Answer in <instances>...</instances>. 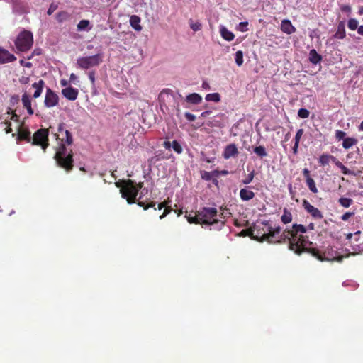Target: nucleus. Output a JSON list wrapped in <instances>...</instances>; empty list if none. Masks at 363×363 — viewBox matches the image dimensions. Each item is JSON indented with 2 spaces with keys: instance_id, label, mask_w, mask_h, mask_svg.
Returning <instances> with one entry per match:
<instances>
[{
  "instance_id": "obj_19",
  "label": "nucleus",
  "mask_w": 363,
  "mask_h": 363,
  "mask_svg": "<svg viewBox=\"0 0 363 363\" xmlns=\"http://www.w3.org/2000/svg\"><path fill=\"white\" fill-rule=\"evenodd\" d=\"M200 174H201L202 179L207 182L211 181L214 177H219L218 170L213 172L201 171Z\"/></svg>"
},
{
  "instance_id": "obj_63",
  "label": "nucleus",
  "mask_w": 363,
  "mask_h": 363,
  "mask_svg": "<svg viewBox=\"0 0 363 363\" xmlns=\"http://www.w3.org/2000/svg\"><path fill=\"white\" fill-rule=\"evenodd\" d=\"M298 146H299V143L294 142V145L293 147V152L294 155H296L298 153Z\"/></svg>"
},
{
  "instance_id": "obj_61",
  "label": "nucleus",
  "mask_w": 363,
  "mask_h": 363,
  "mask_svg": "<svg viewBox=\"0 0 363 363\" xmlns=\"http://www.w3.org/2000/svg\"><path fill=\"white\" fill-rule=\"evenodd\" d=\"M332 162H333L335 165L339 169L343 165L342 163L337 160L335 157H334V161H332Z\"/></svg>"
},
{
  "instance_id": "obj_51",
  "label": "nucleus",
  "mask_w": 363,
  "mask_h": 363,
  "mask_svg": "<svg viewBox=\"0 0 363 363\" xmlns=\"http://www.w3.org/2000/svg\"><path fill=\"white\" fill-rule=\"evenodd\" d=\"M340 9L342 12L347 13L349 14L351 13V11L352 10L351 9V6L348 4H342L340 6Z\"/></svg>"
},
{
  "instance_id": "obj_46",
  "label": "nucleus",
  "mask_w": 363,
  "mask_h": 363,
  "mask_svg": "<svg viewBox=\"0 0 363 363\" xmlns=\"http://www.w3.org/2000/svg\"><path fill=\"white\" fill-rule=\"evenodd\" d=\"M359 155H360V149H359V147H357V151L355 152H349L346 155V157H347V159H352V158L357 159V156Z\"/></svg>"
},
{
  "instance_id": "obj_41",
  "label": "nucleus",
  "mask_w": 363,
  "mask_h": 363,
  "mask_svg": "<svg viewBox=\"0 0 363 363\" xmlns=\"http://www.w3.org/2000/svg\"><path fill=\"white\" fill-rule=\"evenodd\" d=\"M255 176V172L254 170H252L250 174H248L247 177L242 181V183L245 185H247V184H250L252 182Z\"/></svg>"
},
{
  "instance_id": "obj_28",
  "label": "nucleus",
  "mask_w": 363,
  "mask_h": 363,
  "mask_svg": "<svg viewBox=\"0 0 363 363\" xmlns=\"http://www.w3.org/2000/svg\"><path fill=\"white\" fill-rule=\"evenodd\" d=\"M309 60L312 63L317 64L322 60V57L315 49H312L309 52Z\"/></svg>"
},
{
  "instance_id": "obj_39",
  "label": "nucleus",
  "mask_w": 363,
  "mask_h": 363,
  "mask_svg": "<svg viewBox=\"0 0 363 363\" xmlns=\"http://www.w3.org/2000/svg\"><path fill=\"white\" fill-rule=\"evenodd\" d=\"M172 147L174 150V151L175 152H177V154H181L182 152V151H183V149H182L181 145L176 140L172 141Z\"/></svg>"
},
{
  "instance_id": "obj_43",
  "label": "nucleus",
  "mask_w": 363,
  "mask_h": 363,
  "mask_svg": "<svg viewBox=\"0 0 363 363\" xmlns=\"http://www.w3.org/2000/svg\"><path fill=\"white\" fill-rule=\"evenodd\" d=\"M138 203L140 206L143 207L144 209L145 210L149 208L150 207H155L156 205V203L153 201L147 203L145 201H139Z\"/></svg>"
},
{
  "instance_id": "obj_42",
  "label": "nucleus",
  "mask_w": 363,
  "mask_h": 363,
  "mask_svg": "<svg viewBox=\"0 0 363 363\" xmlns=\"http://www.w3.org/2000/svg\"><path fill=\"white\" fill-rule=\"evenodd\" d=\"M298 116L301 118H308L310 116V112L306 108H301L298 112Z\"/></svg>"
},
{
  "instance_id": "obj_23",
  "label": "nucleus",
  "mask_w": 363,
  "mask_h": 363,
  "mask_svg": "<svg viewBox=\"0 0 363 363\" xmlns=\"http://www.w3.org/2000/svg\"><path fill=\"white\" fill-rule=\"evenodd\" d=\"M291 230L292 231L294 238L299 236V233H306L307 232V228L301 224H294Z\"/></svg>"
},
{
  "instance_id": "obj_18",
  "label": "nucleus",
  "mask_w": 363,
  "mask_h": 363,
  "mask_svg": "<svg viewBox=\"0 0 363 363\" xmlns=\"http://www.w3.org/2000/svg\"><path fill=\"white\" fill-rule=\"evenodd\" d=\"M185 100L191 104L198 105L202 101V97L198 94L193 93L186 96Z\"/></svg>"
},
{
  "instance_id": "obj_38",
  "label": "nucleus",
  "mask_w": 363,
  "mask_h": 363,
  "mask_svg": "<svg viewBox=\"0 0 363 363\" xmlns=\"http://www.w3.org/2000/svg\"><path fill=\"white\" fill-rule=\"evenodd\" d=\"M306 184L308 187V189L313 192V193H317L318 192V189L315 186V183L314 182V180L311 178V179H308V180H306Z\"/></svg>"
},
{
  "instance_id": "obj_50",
  "label": "nucleus",
  "mask_w": 363,
  "mask_h": 363,
  "mask_svg": "<svg viewBox=\"0 0 363 363\" xmlns=\"http://www.w3.org/2000/svg\"><path fill=\"white\" fill-rule=\"evenodd\" d=\"M57 9V5L56 4L51 3L49 6L48 11H47V14L50 16V15L52 14V13L54 11H55Z\"/></svg>"
},
{
  "instance_id": "obj_27",
  "label": "nucleus",
  "mask_w": 363,
  "mask_h": 363,
  "mask_svg": "<svg viewBox=\"0 0 363 363\" xmlns=\"http://www.w3.org/2000/svg\"><path fill=\"white\" fill-rule=\"evenodd\" d=\"M92 28L91 26V23L89 20H82L77 24V30L78 31H84V30H90Z\"/></svg>"
},
{
  "instance_id": "obj_17",
  "label": "nucleus",
  "mask_w": 363,
  "mask_h": 363,
  "mask_svg": "<svg viewBox=\"0 0 363 363\" xmlns=\"http://www.w3.org/2000/svg\"><path fill=\"white\" fill-rule=\"evenodd\" d=\"M141 18L140 16L137 15L130 16V19H129V23L132 26V28H134L136 31H141L143 30V27L140 25Z\"/></svg>"
},
{
  "instance_id": "obj_64",
  "label": "nucleus",
  "mask_w": 363,
  "mask_h": 363,
  "mask_svg": "<svg viewBox=\"0 0 363 363\" xmlns=\"http://www.w3.org/2000/svg\"><path fill=\"white\" fill-rule=\"evenodd\" d=\"M163 146H164L166 149H167V150H170L171 146H172V143H171L169 141L166 140V141H164V142L163 143Z\"/></svg>"
},
{
  "instance_id": "obj_5",
  "label": "nucleus",
  "mask_w": 363,
  "mask_h": 363,
  "mask_svg": "<svg viewBox=\"0 0 363 363\" xmlns=\"http://www.w3.org/2000/svg\"><path fill=\"white\" fill-rule=\"evenodd\" d=\"M199 218L201 221V224L213 225L221 222L222 225L224 222L218 218V210L214 207H204L202 209L198 211Z\"/></svg>"
},
{
  "instance_id": "obj_1",
  "label": "nucleus",
  "mask_w": 363,
  "mask_h": 363,
  "mask_svg": "<svg viewBox=\"0 0 363 363\" xmlns=\"http://www.w3.org/2000/svg\"><path fill=\"white\" fill-rule=\"evenodd\" d=\"M62 138L59 136L57 139L60 141L58 145L55 147L54 160L57 165L65 169L67 172H70L74 168V153L72 149L67 146L73 144V136L69 130H65L64 135Z\"/></svg>"
},
{
  "instance_id": "obj_48",
  "label": "nucleus",
  "mask_w": 363,
  "mask_h": 363,
  "mask_svg": "<svg viewBox=\"0 0 363 363\" xmlns=\"http://www.w3.org/2000/svg\"><path fill=\"white\" fill-rule=\"evenodd\" d=\"M303 133H304V130L303 128H300L297 130L295 138H294L295 143H300V140H301L302 135H303Z\"/></svg>"
},
{
  "instance_id": "obj_56",
  "label": "nucleus",
  "mask_w": 363,
  "mask_h": 363,
  "mask_svg": "<svg viewBox=\"0 0 363 363\" xmlns=\"http://www.w3.org/2000/svg\"><path fill=\"white\" fill-rule=\"evenodd\" d=\"M95 74H96L94 71H91L88 74L89 79L91 81L92 85L95 84Z\"/></svg>"
},
{
  "instance_id": "obj_54",
  "label": "nucleus",
  "mask_w": 363,
  "mask_h": 363,
  "mask_svg": "<svg viewBox=\"0 0 363 363\" xmlns=\"http://www.w3.org/2000/svg\"><path fill=\"white\" fill-rule=\"evenodd\" d=\"M65 130V123L64 122H61L58 124V133H60L61 135H64Z\"/></svg>"
},
{
  "instance_id": "obj_35",
  "label": "nucleus",
  "mask_w": 363,
  "mask_h": 363,
  "mask_svg": "<svg viewBox=\"0 0 363 363\" xmlns=\"http://www.w3.org/2000/svg\"><path fill=\"white\" fill-rule=\"evenodd\" d=\"M187 220L189 223H195V224H201V221L199 218V213L198 211L194 214V216H191L190 214L186 216Z\"/></svg>"
},
{
  "instance_id": "obj_55",
  "label": "nucleus",
  "mask_w": 363,
  "mask_h": 363,
  "mask_svg": "<svg viewBox=\"0 0 363 363\" xmlns=\"http://www.w3.org/2000/svg\"><path fill=\"white\" fill-rule=\"evenodd\" d=\"M184 117L188 121H194L196 118V116L193 113L188 112L184 113Z\"/></svg>"
},
{
  "instance_id": "obj_15",
  "label": "nucleus",
  "mask_w": 363,
  "mask_h": 363,
  "mask_svg": "<svg viewBox=\"0 0 363 363\" xmlns=\"http://www.w3.org/2000/svg\"><path fill=\"white\" fill-rule=\"evenodd\" d=\"M281 29L284 33L288 35H291L296 30V28L292 25L291 22L287 19L282 21Z\"/></svg>"
},
{
  "instance_id": "obj_33",
  "label": "nucleus",
  "mask_w": 363,
  "mask_h": 363,
  "mask_svg": "<svg viewBox=\"0 0 363 363\" xmlns=\"http://www.w3.org/2000/svg\"><path fill=\"white\" fill-rule=\"evenodd\" d=\"M347 28L350 30H356L359 28V21L355 18H350L347 21Z\"/></svg>"
},
{
  "instance_id": "obj_36",
  "label": "nucleus",
  "mask_w": 363,
  "mask_h": 363,
  "mask_svg": "<svg viewBox=\"0 0 363 363\" xmlns=\"http://www.w3.org/2000/svg\"><path fill=\"white\" fill-rule=\"evenodd\" d=\"M22 104L24 108L31 107V101L27 94H24L22 96Z\"/></svg>"
},
{
  "instance_id": "obj_3",
  "label": "nucleus",
  "mask_w": 363,
  "mask_h": 363,
  "mask_svg": "<svg viewBox=\"0 0 363 363\" xmlns=\"http://www.w3.org/2000/svg\"><path fill=\"white\" fill-rule=\"evenodd\" d=\"M253 231L255 235V240L259 242H272L274 238V227H272L269 221L257 222L253 225Z\"/></svg>"
},
{
  "instance_id": "obj_10",
  "label": "nucleus",
  "mask_w": 363,
  "mask_h": 363,
  "mask_svg": "<svg viewBox=\"0 0 363 363\" xmlns=\"http://www.w3.org/2000/svg\"><path fill=\"white\" fill-rule=\"evenodd\" d=\"M59 104V96L50 88L46 89L44 105L47 108H52Z\"/></svg>"
},
{
  "instance_id": "obj_13",
  "label": "nucleus",
  "mask_w": 363,
  "mask_h": 363,
  "mask_svg": "<svg viewBox=\"0 0 363 363\" xmlns=\"http://www.w3.org/2000/svg\"><path fill=\"white\" fill-rule=\"evenodd\" d=\"M61 94L69 101H75L79 95V90L72 86L63 89Z\"/></svg>"
},
{
  "instance_id": "obj_58",
  "label": "nucleus",
  "mask_w": 363,
  "mask_h": 363,
  "mask_svg": "<svg viewBox=\"0 0 363 363\" xmlns=\"http://www.w3.org/2000/svg\"><path fill=\"white\" fill-rule=\"evenodd\" d=\"M171 211L170 207H165L163 213L160 216V219H162L164 218L168 213H169Z\"/></svg>"
},
{
  "instance_id": "obj_53",
  "label": "nucleus",
  "mask_w": 363,
  "mask_h": 363,
  "mask_svg": "<svg viewBox=\"0 0 363 363\" xmlns=\"http://www.w3.org/2000/svg\"><path fill=\"white\" fill-rule=\"evenodd\" d=\"M354 212H345L344 214H342L340 217L341 220L343 221H347L352 216H354Z\"/></svg>"
},
{
  "instance_id": "obj_9",
  "label": "nucleus",
  "mask_w": 363,
  "mask_h": 363,
  "mask_svg": "<svg viewBox=\"0 0 363 363\" xmlns=\"http://www.w3.org/2000/svg\"><path fill=\"white\" fill-rule=\"evenodd\" d=\"M48 133V128L38 129L32 136L31 144L40 146L45 152L49 146Z\"/></svg>"
},
{
  "instance_id": "obj_62",
  "label": "nucleus",
  "mask_w": 363,
  "mask_h": 363,
  "mask_svg": "<svg viewBox=\"0 0 363 363\" xmlns=\"http://www.w3.org/2000/svg\"><path fill=\"white\" fill-rule=\"evenodd\" d=\"M11 120H13V121H19V116L16 115L13 111H11Z\"/></svg>"
},
{
  "instance_id": "obj_52",
  "label": "nucleus",
  "mask_w": 363,
  "mask_h": 363,
  "mask_svg": "<svg viewBox=\"0 0 363 363\" xmlns=\"http://www.w3.org/2000/svg\"><path fill=\"white\" fill-rule=\"evenodd\" d=\"M210 125L212 126H217V127H223L224 123L223 121H219V119H213L212 121L210 122Z\"/></svg>"
},
{
  "instance_id": "obj_47",
  "label": "nucleus",
  "mask_w": 363,
  "mask_h": 363,
  "mask_svg": "<svg viewBox=\"0 0 363 363\" xmlns=\"http://www.w3.org/2000/svg\"><path fill=\"white\" fill-rule=\"evenodd\" d=\"M190 28L193 31L196 32L202 29V25L199 22L192 23L190 24Z\"/></svg>"
},
{
  "instance_id": "obj_7",
  "label": "nucleus",
  "mask_w": 363,
  "mask_h": 363,
  "mask_svg": "<svg viewBox=\"0 0 363 363\" xmlns=\"http://www.w3.org/2000/svg\"><path fill=\"white\" fill-rule=\"evenodd\" d=\"M33 43V36L30 31L23 30L14 41L16 49L21 52H26L31 49Z\"/></svg>"
},
{
  "instance_id": "obj_60",
  "label": "nucleus",
  "mask_w": 363,
  "mask_h": 363,
  "mask_svg": "<svg viewBox=\"0 0 363 363\" xmlns=\"http://www.w3.org/2000/svg\"><path fill=\"white\" fill-rule=\"evenodd\" d=\"M303 174L306 180H308V179H311L310 176V171L308 169L306 168L303 169Z\"/></svg>"
},
{
  "instance_id": "obj_6",
  "label": "nucleus",
  "mask_w": 363,
  "mask_h": 363,
  "mask_svg": "<svg viewBox=\"0 0 363 363\" xmlns=\"http://www.w3.org/2000/svg\"><path fill=\"white\" fill-rule=\"evenodd\" d=\"M123 186L120 190L122 197L125 199L129 203H136L137 196L139 193L136 187V183L131 179L123 181Z\"/></svg>"
},
{
  "instance_id": "obj_57",
  "label": "nucleus",
  "mask_w": 363,
  "mask_h": 363,
  "mask_svg": "<svg viewBox=\"0 0 363 363\" xmlns=\"http://www.w3.org/2000/svg\"><path fill=\"white\" fill-rule=\"evenodd\" d=\"M29 81H30V79L28 77H26V76H22L20 79H19V82L21 84H27L29 83Z\"/></svg>"
},
{
  "instance_id": "obj_29",
  "label": "nucleus",
  "mask_w": 363,
  "mask_h": 363,
  "mask_svg": "<svg viewBox=\"0 0 363 363\" xmlns=\"http://www.w3.org/2000/svg\"><path fill=\"white\" fill-rule=\"evenodd\" d=\"M57 21L58 23H63L70 18V14L66 11H61L57 13Z\"/></svg>"
},
{
  "instance_id": "obj_45",
  "label": "nucleus",
  "mask_w": 363,
  "mask_h": 363,
  "mask_svg": "<svg viewBox=\"0 0 363 363\" xmlns=\"http://www.w3.org/2000/svg\"><path fill=\"white\" fill-rule=\"evenodd\" d=\"M247 26H248V22H247V21L240 22L238 26V29L240 31L244 33V32H246L248 30Z\"/></svg>"
},
{
  "instance_id": "obj_26",
  "label": "nucleus",
  "mask_w": 363,
  "mask_h": 363,
  "mask_svg": "<svg viewBox=\"0 0 363 363\" xmlns=\"http://www.w3.org/2000/svg\"><path fill=\"white\" fill-rule=\"evenodd\" d=\"M220 35L224 40L228 42L233 40L235 38V35L225 27H222L220 28Z\"/></svg>"
},
{
  "instance_id": "obj_49",
  "label": "nucleus",
  "mask_w": 363,
  "mask_h": 363,
  "mask_svg": "<svg viewBox=\"0 0 363 363\" xmlns=\"http://www.w3.org/2000/svg\"><path fill=\"white\" fill-rule=\"evenodd\" d=\"M345 132L341 130H336L335 131V138L338 140H343L344 138H345Z\"/></svg>"
},
{
  "instance_id": "obj_25",
  "label": "nucleus",
  "mask_w": 363,
  "mask_h": 363,
  "mask_svg": "<svg viewBox=\"0 0 363 363\" xmlns=\"http://www.w3.org/2000/svg\"><path fill=\"white\" fill-rule=\"evenodd\" d=\"M332 161H334V156L328 154H323L318 159V163L323 167L328 165Z\"/></svg>"
},
{
  "instance_id": "obj_12",
  "label": "nucleus",
  "mask_w": 363,
  "mask_h": 363,
  "mask_svg": "<svg viewBox=\"0 0 363 363\" xmlns=\"http://www.w3.org/2000/svg\"><path fill=\"white\" fill-rule=\"evenodd\" d=\"M16 60V57L8 50L0 47V64L12 62Z\"/></svg>"
},
{
  "instance_id": "obj_37",
  "label": "nucleus",
  "mask_w": 363,
  "mask_h": 363,
  "mask_svg": "<svg viewBox=\"0 0 363 363\" xmlns=\"http://www.w3.org/2000/svg\"><path fill=\"white\" fill-rule=\"evenodd\" d=\"M235 62L238 66H241L243 64V52L242 50H238L235 52Z\"/></svg>"
},
{
  "instance_id": "obj_21",
  "label": "nucleus",
  "mask_w": 363,
  "mask_h": 363,
  "mask_svg": "<svg viewBox=\"0 0 363 363\" xmlns=\"http://www.w3.org/2000/svg\"><path fill=\"white\" fill-rule=\"evenodd\" d=\"M18 140H26L28 143H31L32 137L30 136V132L28 129H19Z\"/></svg>"
},
{
  "instance_id": "obj_30",
  "label": "nucleus",
  "mask_w": 363,
  "mask_h": 363,
  "mask_svg": "<svg viewBox=\"0 0 363 363\" xmlns=\"http://www.w3.org/2000/svg\"><path fill=\"white\" fill-rule=\"evenodd\" d=\"M292 220H293V216H292L291 213L286 208H285L284 209V213L281 216V221L284 224H288V223H291L292 221Z\"/></svg>"
},
{
  "instance_id": "obj_34",
  "label": "nucleus",
  "mask_w": 363,
  "mask_h": 363,
  "mask_svg": "<svg viewBox=\"0 0 363 363\" xmlns=\"http://www.w3.org/2000/svg\"><path fill=\"white\" fill-rule=\"evenodd\" d=\"M206 99L208 101L219 102L220 101V95L218 93L209 94L206 96Z\"/></svg>"
},
{
  "instance_id": "obj_2",
  "label": "nucleus",
  "mask_w": 363,
  "mask_h": 363,
  "mask_svg": "<svg viewBox=\"0 0 363 363\" xmlns=\"http://www.w3.org/2000/svg\"><path fill=\"white\" fill-rule=\"evenodd\" d=\"M295 238L296 239L295 242H296L297 243L298 250H293V252L298 255H301L303 252H307L320 262H325V260H327L328 262H330V260L341 262L342 259V257H335L333 255H330L329 253H327V252L322 253L315 248L307 247V245H312V242H309L308 238L303 235H299V236Z\"/></svg>"
},
{
  "instance_id": "obj_20",
  "label": "nucleus",
  "mask_w": 363,
  "mask_h": 363,
  "mask_svg": "<svg viewBox=\"0 0 363 363\" xmlns=\"http://www.w3.org/2000/svg\"><path fill=\"white\" fill-rule=\"evenodd\" d=\"M44 85L45 82L43 79H40L38 82L33 84L32 86L35 89L33 98L37 99L41 95Z\"/></svg>"
},
{
  "instance_id": "obj_32",
  "label": "nucleus",
  "mask_w": 363,
  "mask_h": 363,
  "mask_svg": "<svg viewBox=\"0 0 363 363\" xmlns=\"http://www.w3.org/2000/svg\"><path fill=\"white\" fill-rule=\"evenodd\" d=\"M339 203L344 208H348L352 203V199L347 197H340L338 199Z\"/></svg>"
},
{
  "instance_id": "obj_11",
  "label": "nucleus",
  "mask_w": 363,
  "mask_h": 363,
  "mask_svg": "<svg viewBox=\"0 0 363 363\" xmlns=\"http://www.w3.org/2000/svg\"><path fill=\"white\" fill-rule=\"evenodd\" d=\"M303 206L305 208V210L308 213H310L311 216L314 219H322L323 218V215L321 213V211L318 208H316V207L313 206L312 204H311L308 200L303 199Z\"/></svg>"
},
{
  "instance_id": "obj_59",
  "label": "nucleus",
  "mask_w": 363,
  "mask_h": 363,
  "mask_svg": "<svg viewBox=\"0 0 363 363\" xmlns=\"http://www.w3.org/2000/svg\"><path fill=\"white\" fill-rule=\"evenodd\" d=\"M6 123L7 124L6 128H5L6 133H10L12 132V128H11V123L10 121H6Z\"/></svg>"
},
{
  "instance_id": "obj_40",
  "label": "nucleus",
  "mask_w": 363,
  "mask_h": 363,
  "mask_svg": "<svg viewBox=\"0 0 363 363\" xmlns=\"http://www.w3.org/2000/svg\"><path fill=\"white\" fill-rule=\"evenodd\" d=\"M241 234L243 236H249L252 239L255 240V235H254L255 233L253 231V226H251L250 228H249L247 229L242 230L241 232Z\"/></svg>"
},
{
  "instance_id": "obj_31",
  "label": "nucleus",
  "mask_w": 363,
  "mask_h": 363,
  "mask_svg": "<svg viewBox=\"0 0 363 363\" xmlns=\"http://www.w3.org/2000/svg\"><path fill=\"white\" fill-rule=\"evenodd\" d=\"M254 152L259 157L262 158L267 155L266 150L264 146L259 145L254 147Z\"/></svg>"
},
{
  "instance_id": "obj_16",
  "label": "nucleus",
  "mask_w": 363,
  "mask_h": 363,
  "mask_svg": "<svg viewBox=\"0 0 363 363\" xmlns=\"http://www.w3.org/2000/svg\"><path fill=\"white\" fill-rule=\"evenodd\" d=\"M337 40H342L345 38V29L344 21H340L337 25V30L333 35Z\"/></svg>"
},
{
  "instance_id": "obj_22",
  "label": "nucleus",
  "mask_w": 363,
  "mask_h": 363,
  "mask_svg": "<svg viewBox=\"0 0 363 363\" xmlns=\"http://www.w3.org/2000/svg\"><path fill=\"white\" fill-rule=\"evenodd\" d=\"M358 143V140L355 138L347 137L343 139L342 146L344 149H350Z\"/></svg>"
},
{
  "instance_id": "obj_44",
  "label": "nucleus",
  "mask_w": 363,
  "mask_h": 363,
  "mask_svg": "<svg viewBox=\"0 0 363 363\" xmlns=\"http://www.w3.org/2000/svg\"><path fill=\"white\" fill-rule=\"evenodd\" d=\"M340 169L341 170L342 173L344 174V175H352V176H357L358 174L351 171V170H349L345 166L342 165V167H341L340 168Z\"/></svg>"
},
{
  "instance_id": "obj_14",
  "label": "nucleus",
  "mask_w": 363,
  "mask_h": 363,
  "mask_svg": "<svg viewBox=\"0 0 363 363\" xmlns=\"http://www.w3.org/2000/svg\"><path fill=\"white\" fill-rule=\"evenodd\" d=\"M239 154L238 150L235 144L231 143L228 145L223 151V156L228 160L230 157H236Z\"/></svg>"
},
{
  "instance_id": "obj_24",
  "label": "nucleus",
  "mask_w": 363,
  "mask_h": 363,
  "mask_svg": "<svg viewBox=\"0 0 363 363\" xmlns=\"http://www.w3.org/2000/svg\"><path fill=\"white\" fill-rule=\"evenodd\" d=\"M240 196L242 201H249L254 198L255 193L252 190L247 189H242L240 191Z\"/></svg>"
},
{
  "instance_id": "obj_8",
  "label": "nucleus",
  "mask_w": 363,
  "mask_h": 363,
  "mask_svg": "<svg viewBox=\"0 0 363 363\" xmlns=\"http://www.w3.org/2000/svg\"><path fill=\"white\" fill-rule=\"evenodd\" d=\"M102 53L79 57L77 60L78 67L82 69H89L92 67H97L103 62Z\"/></svg>"
},
{
  "instance_id": "obj_4",
  "label": "nucleus",
  "mask_w": 363,
  "mask_h": 363,
  "mask_svg": "<svg viewBox=\"0 0 363 363\" xmlns=\"http://www.w3.org/2000/svg\"><path fill=\"white\" fill-rule=\"evenodd\" d=\"M272 233H275V237L272 239V242H269V244H289V249L291 251L298 250L297 243L295 242L296 240L294 238V235L291 229H286L281 232V228L277 226L274 228Z\"/></svg>"
}]
</instances>
